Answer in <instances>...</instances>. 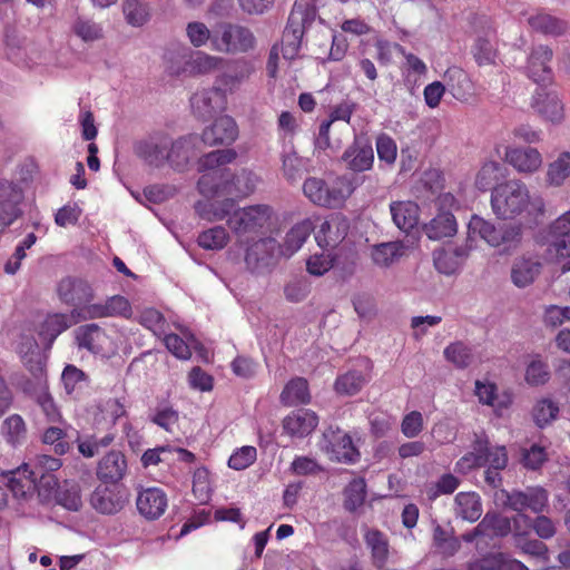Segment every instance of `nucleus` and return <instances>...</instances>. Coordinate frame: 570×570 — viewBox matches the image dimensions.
<instances>
[{"label": "nucleus", "instance_id": "1", "mask_svg": "<svg viewBox=\"0 0 570 570\" xmlns=\"http://www.w3.org/2000/svg\"><path fill=\"white\" fill-rule=\"evenodd\" d=\"M199 214L208 220H223L238 244H248L269 226L273 217L271 205L258 204L236 208L235 199L225 198L217 203L198 204Z\"/></svg>", "mask_w": 570, "mask_h": 570}, {"label": "nucleus", "instance_id": "2", "mask_svg": "<svg viewBox=\"0 0 570 570\" xmlns=\"http://www.w3.org/2000/svg\"><path fill=\"white\" fill-rule=\"evenodd\" d=\"M235 159H237V151L234 149L214 150L198 158L200 177L197 186L204 197L229 198L232 169L227 165L233 164Z\"/></svg>", "mask_w": 570, "mask_h": 570}, {"label": "nucleus", "instance_id": "3", "mask_svg": "<svg viewBox=\"0 0 570 570\" xmlns=\"http://www.w3.org/2000/svg\"><path fill=\"white\" fill-rule=\"evenodd\" d=\"M491 206L495 216L502 219L514 218L528 207H531L532 214L543 215L546 208L543 198H531L528 187L520 179L498 184L491 194Z\"/></svg>", "mask_w": 570, "mask_h": 570}, {"label": "nucleus", "instance_id": "4", "mask_svg": "<svg viewBox=\"0 0 570 570\" xmlns=\"http://www.w3.org/2000/svg\"><path fill=\"white\" fill-rule=\"evenodd\" d=\"M354 190L353 180L346 177H337L331 185L318 177H308L303 183V194L307 199L314 205L331 208L344 205Z\"/></svg>", "mask_w": 570, "mask_h": 570}, {"label": "nucleus", "instance_id": "5", "mask_svg": "<svg viewBox=\"0 0 570 570\" xmlns=\"http://www.w3.org/2000/svg\"><path fill=\"white\" fill-rule=\"evenodd\" d=\"M256 42L252 29L238 22H220L213 32V49L220 53H247L255 49Z\"/></svg>", "mask_w": 570, "mask_h": 570}, {"label": "nucleus", "instance_id": "6", "mask_svg": "<svg viewBox=\"0 0 570 570\" xmlns=\"http://www.w3.org/2000/svg\"><path fill=\"white\" fill-rule=\"evenodd\" d=\"M547 254L562 259L570 257V210L554 218L543 230Z\"/></svg>", "mask_w": 570, "mask_h": 570}, {"label": "nucleus", "instance_id": "7", "mask_svg": "<svg viewBox=\"0 0 570 570\" xmlns=\"http://www.w3.org/2000/svg\"><path fill=\"white\" fill-rule=\"evenodd\" d=\"M23 189L13 181L0 185V234L23 214Z\"/></svg>", "mask_w": 570, "mask_h": 570}, {"label": "nucleus", "instance_id": "8", "mask_svg": "<svg viewBox=\"0 0 570 570\" xmlns=\"http://www.w3.org/2000/svg\"><path fill=\"white\" fill-rule=\"evenodd\" d=\"M173 147L171 138L165 135H154L147 139L136 141L134 151L147 165L158 168L169 160Z\"/></svg>", "mask_w": 570, "mask_h": 570}, {"label": "nucleus", "instance_id": "9", "mask_svg": "<svg viewBox=\"0 0 570 570\" xmlns=\"http://www.w3.org/2000/svg\"><path fill=\"white\" fill-rule=\"evenodd\" d=\"M507 507L515 512L543 513L549 507V492L543 487H529L524 490H512L507 494Z\"/></svg>", "mask_w": 570, "mask_h": 570}, {"label": "nucleus", "instance_id": "10", "mask_svg": "<svg viewBox=\"0 0 570 570\" xmlns=\"http://www.w3.org/2000/svg\"><path fill=\"white\" fill-rule=\"evenodd\" d=\"M468 228L470 233L476 234L492 246H499L521 238V229L518 226H510L505 229L495 228L494 224L475 216V214L471 217Z\"/></svg>", "mask_w": 570, "mask_h": 570}, {"label": "nucleus", "instance_id": "11", "mask_svg": "<svg viewBox=\"0 0 570 570\" xmlns=\"http://www.w3.org/2000/svg\"><path fill=\"white\" fill-rule=\"evenodd\" d=\"M325 451L330 455L331 461L343 463H355L360 458V452L353 443L350 434L342 430H330L324 433Z\"/></svg>", "mask_w": 570, "mask_h": 570}, {"label": "nucleus", "instance_id": "12", "mask_svg": "<svg viewBox=\"0 0 570 570\" xmlns=\"http://www.w3.org/2000/svg\"><path fill=\"white\" fill-rule=\"evenodd\" d=\"M57 293L61 302L76 308L90 303L94 298L90 284L75 276L63 277L58 283Z\"/></svg>", "mask_w": 570, "mask_h": 570}, {"label": "nucleus", "instance_id": "13", "mask_svg": "<svg viewBox=\"0 0 570 570\" xmlns=\"http://www.w3.org/2000/svg\"><path fill=\"white\" fill-rule=\"evenodd\" d=\"M128 501L127 492L112 487L99 485L90 495V505L101 514H115L119 512Z\"/></svg>", "mask_w": 570, "mask_h": 570}, {"label": "nucleus", "instance_id": "14", "mask_svg": "<svg viewBox=\"0 0 570 570\" xmlns=\"http://www.w3.org/2000/svg\"><path fill=\"white\" fill-rule=\"evenodd\" d=\"M320 416L309 409H296L284 416L282 426L285 434L304 438L318 426Z\"/></svg>", "mask_w": 570, "mask_h": 570}, {"label": "nucleus", "instance_id": "15", "mask_svg": "<svg viewBox=\"0 0 570 570\" xmlns=\"http://www.w3.org/2000/svg\"><path fill=\"white\" fill-rule=\"evenodd\" d=\"M61 465L62 462L60 459L47 454L38 455L33 463H23L17 470L9 472L10 478L8 479V487L14 493H18L19 491L24 493L26 484L22 483V479L18 478V475L29 471H39V473H53L55 471L59 470Z\"/></svg>", "mask_w": 570, "mask_h": 570}, {"label": "nucleus", "instance_id": "16", "mask_svg": "<svg viewBox=\"0 0 570 570\" xmlns=\"http://www.w3.org/2000/svg\"><path fill=\"white\" fill-rule=\"evenodd\" d=\"M343 159L352 171L371 170L375 160L373 146L366 138H356L344 151Z\"/></svg>", "mask_w": 570, "mask_h": 570}, {"label": "nucleus", "instance_id": "17", "mask_svg": "<svg viewBox=\"0 0 570 570\" xmlns=\"http://www.w3.org/2000/svg\"><path fill=\"white\" fill-rule=\"evenodd\" d=\"M238 135L237 124L232 117L216 118L213 125L203 130L202 139L207 146L232 145Z\"/></svg>", "mask_w": 570, "mask_h": 570}, {"label": "nucleus", "instance_id": "18", "mask_svg": "<svg viewBox=\"0 0 570 570\" xmlns=\"http://www.w3.org/2000/svg\"><path fill=\"white\" fill-rule=\"evenodd\" d=\"M348 222L342 214H332L318 226L315 239L321 247H335L348 232Z\"/></svg>", "mask_w": 570, "mask_h": 570}, {"label": "nucleus", "instance_id": "19", "mask_svg": "<svg viewBox=\"0 0 570 570\" xmlns=\"http://www.w3.org/2000/svg\"><path fill=\"white\" fill-rule=\"evenodd\" d=\"M81 313L73 308L70 314L57 313L46 317L39 330L40 338L46 342V347L50 348L55 340L71 325L77 324Z\"/></svg>", "mask_w": 570, "mask_h": 570}, {"label": "nucleus", "instance_id": "20", "mask_svg": "<svg viewBox=\"0 0 570 570\" xmlns=\"http://www.w3.org/2000/svg\"><path fill=\"white\" fill-rule=\"evenodd\" d=\"M504 159L517 171L525 174L538 171L543 164L541 153L534 147H508Z\"/></svg>", "mask_w": 570, "mask_h": 570}, {"label": "nucleus", "instance_id": "21", "mask_svg": "<svg viewBox=\"0 0 570 570\" xmlns=\"http://www.w3.org/2000/svg\"><path fill=\"white\" fill-rule=\"evenodd\" d=\"M553 51L548 46H537L528 59V73L538 85H546L552 80V69L549 62L552 60Z\"/></svg>", "mask_w": 570, "mask_h": 570}, {"label": "nucleus", "instance_id": "22", "mask_svg": "<svg viewBox=\"0 0 570 570\" xmlns=\"http://www.w3.org/2000/svg\"><path fill=\"white\" fill-rule=\"evenodd\" d=\"M277 250L281 253V245L276 238L263 237L255 239L246 248L245 262L247 267L257 268L259 265L271 264Z\"/></svg>", "mask_w": 570, "mask_h": 570}, {"label": "nucleus", "instance_id": "23", "mask_svg": "<svg viewBox=\"0 0 570 570\" xmlns=\"http://www.w3.org/2000/svg\"><path fill=\"white\" fill-rule=\"evenodd\" d=\"M136 505L142 517L156 520L165 512L167 497L161 489L148 488L138 493Z\"/></svg>", "mask_w": 570, "mask_h": 570}, {"label": "nucleus", "instance_id": "24", "mask_svg": "<svg viewBox=\"0 0 570 570\" xmlns=\"http://www.w3.org/2000/svg\"><path fill=\"white\" fill-rule=\"evenodd\" d=\"M127 471V461L120 451L108 452L98 463L97 476L105 483L117 484Z\"/></svg>", "mask_w": 570, "mask_h": 570}, {"label": "nucleus", "instance_id": "25", "mask_svg": "<svg viewBox=\"0 0 570 570\" xmlns=\"http://www.w3.org/2000/svg\"><path fill=\"white\" fill-rule=\"evenodd\" d=\"M533 109L542 115L544 119L559 124L563 119V106L556 94L546 92L539 88L532 97Z\"/></svg>", "mask_w": 570, "mask_h": 570}, {"label": "nucleus", "instance_id": "26", "mask_svg": "<svg viewBox=\"0 0 570 570\" xmlns=\"http://www.w3.org/2000/svg\"><path fill=\"white\" fill-rule=\"evenodd\" d=\"M476 453L465 455L462 458L463 461H472V466L481 468L489 466L494 470L505 469L508 463V454L504 446L489 448L479 445Z\"/></svg>", "mask_w": 570, "mask_h": 570}, {"label": "nucleus", "instance_id": "27", "mask_svg": "<svg viewBox=\"0 0 570 570\" xmlns=\"http://www.w3.org/2000/svg\"><path fill=\"white\" fill-rule=\"evenodd\" d=\"M474 393L480 403L494 407L495 411L508 409L513 402L511 391L499 394L497 384L492 382L476 381Z\"/></svg>", "mask_w": 570, "mask_h": 570}, {"label": "nucleus", "instance_id": "28", "mask_svg": "<svg viewBox=\"0 0 570 570\" xmlns=\"http://www.w3.org/2000/svg\"><path fill=\"white\" fill-rule=\"evenodd\" d=\"M315 229V224L311 218H304L292 226L285 235L284 243L281 245L283 256H293L307 242Z\"/></svg>", "mask_w": 570, "mask_h": 570}, {"label": "nucleus", "instance_id": "29", "mask_svg": "<svg viewBox=\"0 0 570 570\" xmlns=\"http://www.w3.org/2000/svg\"><path fill=\"white\" fill-rule=\"evenodd\" d=\"M444 85L446 90L458 100H466L473 94V81L461 67L452 66L446 69Z\"/></svg>", "mask_w": 570, "mask_h": 570}, {"label": "nucleus", "instance_id": "30", "mask_svg": "<svg viewBox=\"0 0 570 570\" xmlns=\"http://www.w3.org/2000/svg\"><path fill=\"white\" fill-rule=\"evenodd\" d=\"M364 541L371 551L373 566L383 569L390 556V541L380 529H367L364 533Z\"/></svg>", "mask_w": 570, "mask_h": 570}, {"label": "nucleus", "instance_id": "31", "mask_svg": "<svg viewBox=\"0 0 570 570\" xmlns=\"http://www.w3.org/2000/svg\"><path fill=\"white\" fill-rule=\"evenodd\" d=\"M423 230L431 239L452 237L456 232V218L452 212H439L431 222L423 226Z\"/></svg>", "mask_w": 570, "mask_h": 570}, {"label": "nucleus", "instance_id": "32", "mask_svg": "<svg viewBox=\"0 0 570 570\" xmlns=\"http://www.w3.org/2000/svg\"><path fill=\"white\" fill-rule=\"evenodd\" d=\"M390 210L394 223L401 230L410 232L416 226L419 206L413 200H397L390 205Z\"/></svg>", "mask_w": 570, "mask_h": 570}, {"label": "nucleus", "instance_id": "33", "mask_svg": "<svg viewBox=\"0 0 570 570\" xmlns=\"http://www.w3.org/2000/svg\"><path fill=\"white\" fill-rule=\"evenodd\" d=\"M281 401L285 406H297V404H307L311 402L308 381L303 376L293 377L286 383L282 393Z\"/></svg>", "mask_w": 570, "mask_h": 570}, {"label": "nucleus", "instance_id": "34", "mask_svg": "<svg viewBox=\"0 0 570 570\" xmlns=\"http://www.w3.org/2000/svg\"><path fill=\"white\" fill-rule=\"evenodd\" d=\"M53 499L56 504L68 511L78 512L82 507L80 487L73 481L61 482L55 491Z\"/></svg>", "mask_w": 570, "mask_h": 570}, {"label": "nucleus", "instance_id": "35", "mask_svg": "<svg viewBox=\"0 0 570 570\" xmlns=\"http://www.w3.org/2000/svg\"><path fill=\"white\" fill-rule=\"evenodd\" d=\"M102 335V328L95 323L80 325L75 330L77 346L92 354H99L102 351L101 345L98 343Z\"/></svg>", "mask_w": 570, "mask_h": 570}, {"label": "nucleus", "instance_id": "36", "mask_svg": "<svg viewBox=\"0 0 570 570\" xmlns=\"http://www.w3.org/2000/svg\"><path fill=\"white\" fill-rule=\"evenodd\" d=\"M455 513L461 519L474 522L482 515V503L476 493L461 492L455 497Z\"/></svg>", "mask_w": 570, "mask_h": 570}, {"label": "nucleus", "instance_id": "37", "mask_svg": "<svg viewBox=\"0 0 570 570\" xmlns=\"http://www.w3.org/2000/svg\"><path fill=\"white\" fill-rule=\"evenodd\" d=\"M22 481L28 482L27 489L36 488L39 495L48 498L55 494L57 487L60 484L53 473H39V471H29L18 475Z\"/></svg>", "mask_w": 570, "mask_h": 570}, {"label": "nucleus", "instance_id": "38", "mask_svg": "<svg viewBox=\"0 0 570 570\" xmlns=\"http://www.w3.org/2000/svg\"><path fill=\"white\" fill-rule=\"evenodd\" d=\"M224 59L220 56H214L205 52H196L185 62V70L194 75H205L214 72L223 66Z\"/></svg>", "mask_w": 570, "mask_h": 570}, {"label": "nucleus", "instance_id": "39", "mask_svg": "<svg viewBox=\"0 0 570 570\" xmlns=\"http://www.w3.org/2000/svg\"><path fill=\"white\" fill-rule=\"evenodd\" d=\"M539 262L531 261V258H520L513 265L511 271L512 282L517 286H527L534 282L541 271Z\"/></svg>", "mask_w": 570, "mask_h": 570}, {"label": "nucleus", "instance_id": "40", "mask_svg": "<svg viewBox=\"0 0 570 570\" xmlns=\"http://www.w3.org/2000/svg\"><path fill=\"white\" fill-rule=\"evenodd\" d=\"M256 175L255 173L242 169L239 171H233L232 170V178H230V191H229V198L236 197V198H243L247 197V195L254 193L256 187Z\"/></svg>", "mask_w": 570, "mask_h": 570}, {"label": "nucleus", "instance_id": "41", "mask_svg": "<svg viewBox=\"0 0 570 570\" xmlns=\"http://www.w3.org/2000/svg\"><path fill=\"white\" fill-rule=\"evenodd\" d=\"M511 531V521L505 515L487 513L475 527L476 534L507 535Z\"/></svg>", "mask_w": 570, "mask_h": 570}, {"label": "nucleus", "instance_id": "42", "mask_svg": "<svg viewBox=\"0 0 570 570\" xmlns=\"http://www.w3.org/2000/svg\"><path fill=\"white\" fill-rule=\"evenodd\" d=\"M530 26L543 35L560 36L566 33L568 24L564 20L549 13H537L529 19Z\"/></svg>", "mask_w": 570, "mask_h": 570}, {"label": "nucleus", "instance_id": "43", "mask_svg": "<svg viewBox=\"0 0 570 570\" xmlns=\"http://www.w3.org/2000/svg\"><path fill=\"white\" fill-rule=\"evenodd\" d=\"M282 173L286 180L296 184L303 178L306 171V164L303 157H299L295 150L284 151L281 157Z\"/></svg>", "mask_w": 570, "mask_h": 570}, {"label": "nucleus", "instance_id": "44", "mask_svg": "<svg viewBox=\"0 0 570 570\" xmlns=\"http://www.w3.org/2000/svg\"><path fill=\"white\" fill-rule=\"evenodd\" d=\"M502 177V166L495 160H488L476 171L475 187L478 190L488 191L494 189L499 178Z\"/></svg>", "mask_w": 570, "mask_h": 570}, {"label": "nucleus", "instance_id": "45", "mask_svg": "<svg viewBox=\"0 0 570 570\" xmlns=\"http://www.w3.org/2000/svg\"><path fill=\"white\" fill-rule=\"evenodd\" d=\"M230 240V236L225 226L218 225L199 233L198 244L207 250H219Z\"/></svg>", "mask_w": 570, "mask_h": 570}, {"label": "nucleus", "instance_id": "46", "mask_svg": "<svg viewBox=\"0 0 570 570\" xmlns=\"http://www.w3.org/2000/svg\"><path fill=\"white\" fill-rule=\"evenodd\" d=\"M560 413L558 403L549 397H542L537 401L532 409V419L538 428L548 426L551 422L556 421Z\"/></svg>", "mask_w": 570, "mask_h": 570}, {"label": "nucleus", "instance_id": "47", "mask_svg": "<svg viewBox=\"0 0 570 570\" xmlns=\"http://www.w3.org/2000/svg\"><path fill=\"white\" fill-rule=\"evenodd\" d=\"M366 498V483L364 479H354L344 489V508L348 512H355L364 504Z\"/></svg>", "mask_w": 570, "mask_h": 570}, {"label": "nucleus", "instance_id": "48", "mask_svg": "<svg viewBox=\"0 0 570 570\" xmlns=\"http://www.w3.org/2000/svg\"><path fill=\"white\" fill-rule=\"evenodd\" d=\"M212 493L210 472L205 466H198L193 475V494L198 503H207Z\"/></svg>", "mask_w": 570, "mask_h": 570}, {"label": "nucleus", "instance_id": "49", "mask_svg": "<svg viewBox=\"0 0 570 570\" xmlns=\"http://www.w3.org/2000/svg\"><path fill=\"white\" fill-rule=\"evenodd\" d=\"M365 377L361 371H347L335 380V391L341 395H355L362 390Z\"/></svg>", "mask_w": 570, "mask_h": 570}, {"label": "nucleus", "instance_id": "50", "mask_svg": "<svg viewBox=\"0 0 570 570\" xmlns=\"http://www.w3.org/2000/svg\"><path fill=\"white\" fill-rule=\"evenodd\" d=\"M568 177H570V153L564 151L548 166L547 181L549 185L560 186Z\"/></svg>", "mask_w": 570, "mask_h": 570}, {"label": "nucleus", "instance_id": "51", "mask_svg": "<svg viewBox=\"0 0 570 570\" xmlns=\"http://www.w3.org/2000/svg\"><path fill=\"white\" fill-rule=\"evenodd\" d=\"M445 185L444 174L440 169H435V167H431L428 170H424L422 177L419 179L416 184L417 193H430L431 195L440 194L443 190Z\"/></svg>", "mask_w": 570, "mask_h": 570}, {"label": "nucleus", "instance_id": "52", "mask_svg": "<svg viewBox=\"0 0 570 570\" xmlns=\"http://www.w3.org/2000/svg\"><path fill=\"white\" fill-rule=\"evenodd\" d=\"M42 442L45 444L53 445L55 453L58 455L67 453L72 443L71 436L68 432L58 426L48 428L43 432Z\"/></svg>", "mask_w": 570, "mask_h": 570}, {"label": "nucleus", "instance_id": "53", "mask_svg": "<svg viewBox=\"0 0 570 570\" xmlns=\"http://www.w3.org/2000/svg\"><path fill=\"white\" fill-rule=\"evenodd\" d=\"M445 358L458 368H466L473 360V352L462 342L450 343L444 348Z\"/></svg>", "mask_w": 570, "mask_h": 570}, {"label": "nucleus", "instance_id": "54", "mask_svg": "<svg viewBox=\"0 0 570 570\" xmlns=\"http://www.w3.org/2000/svg\"><path fill=\"white\" fill-rule=\"evenodd\" d=\"M472 55L478 66H491L495 62L497 49L489 38L478 36L472 47Z\"/></svg>", "mask_w": 570, "mask_h": 570}, {"label": "nucleus", "instance_id": "55", "mask_svg": "<svg viewBox=\"0 0 570 570\" xmlns=\"http://www.w3.org/2000/svg\"><path fill=\"white\" fill-rule=\"evenodd\" d=\"M402 254V246L399 243H382L373 246V263L379 266H389Z\"/></svg>", "mask_w": 570, "mask_h": 570}, {"label": "nucleus", "instance_id": "56", "mask_svg": "<svg viewBox=\"0 0 570 570\" xmlns=\"http://www.w3.org/2000/svg\"><path fill=\"white\" fill-rule=\"evenodd\" d=\"M2 432L10 444H20L27 434L24 421L18 414L10 415L3 422Z\"/></svg>", "mask_w": 570, "mask_h": 570}, {"label": "nucleus", "instance_id": "57", "mask_svg": "<svg viewBox=\"0 0 570 570\" xmlns=\"http://www.w3.org/2000/svg\"><path fill=\"white\" fill-rule=\"evenodd\" d=\"M61 381L68 394H71L77 387L81 389L89 383V376L76 365L68 364L65 366Z\"/></svg>", "mask_w": 570, "mask_h": 570}, {"label": "nucleus", "instance_id": "58", "mask_svg": "<svg viewBox=\"0 0 570 570\" xmlns=\"http://www.w3.org/2000/svg\"><path fill=\"white\" fill-rule=\"evenodd\" d=\"M550 380L548 363L539 356L533 357L525 368V382L531 385H542Z\"/></svg>", "mask_w": 570, "mask_h": 570}, {"label": "nucleus", "instance_id": "59", "mask_svg": "<svg viewBox=\"0 0 570 570\" xmlns=\"http://www.w3.org/2000/svg\"><path fill=\"white\" fill-rule=\"evenodd\" d=\"M72 30L86 42L99 40L104 36L101 26L90 19L78 18Z\"/></svg>", "mask_w": 570, "mask_h": 570}, {"label": "nucleus", "instance_id": "60", "mask_svg": "<svg viewBox=\"0 0 570 570\" xmlns=\"http://www.w3.org/2000/svg\"><path fill=\"white\" fill-rule=\"evenodd\" d=\"M124 14L127 22L132 27H141L148 20L147 8L139 0H125Z\"/></svg>", "mask_w": 570, "mask_h": 570}, {"label": "nucleus", "instance_id": "61", "mask_svg": "<svg viewBox=\"0 0 570 570\" xmlns=\"http://www.w3.org/2000/svg\"><path fill=\"white\" fill-rule=\"evenodd\" d=\"M257 460V449L255 446H242L235 450L229 456L228 466L234 470H244L250 466Z\"/></svg>", "mask_w": 570, "mask_h": 570}, {"label": "nucleus", "instance_id": "62", "mask_svg": "<svg viewBox=\"0 0 570 570\" xmlns=\"http://www.w3.org/2000/svg\"><path fill=\"white\" fill-rule=\"evenodd\" d=\"M186 33L194 47H203L209 41L213 48V32H210L205 22H188Z\"/></svg>", "mask_w": 570, "mask_h": 570}, {"label": "nucleus", "instance_id": "63", "mask_svg": "<svg viewBox=\"0 0 570 570\" xmlns=\"http://www.w3.org/2000/svg\"><path fill=\"white\" fill-rule=\"evenodd\" d=\"M375 145L380 160L386 165H394L397 155V146L394 139L383 132L376 138Z\"/></svg>", "mask_w": 570, "mask_h": 570}, {"label": "nucleus", "instance_id": "64", "mask_svg": "<svg viewBox=\"0 0 570 570\" xmlns=\"http://www.w3.org/2000/svg\"><path fill=\"white\" fill-rule=\"evenodd\" d=\"M434 266L444 275H453L461 266V262L451 250L441 249L434 252Z\"/></svg>", "mask_w": 570, "mask_h": 570}]
</instances>
